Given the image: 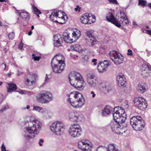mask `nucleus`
Returning a JSON list of instances; mask_svg holds the SVG:
<instances>
[{
  "mask_svg": "<svg viewBox=\"0 0 151 151\" xmlns=\"http://www.w3.org/2000/svg\"><path fill=\"white\" fill-rule=\"evenodd\" d=\"M68 101L75 108H81L84 104L85 99L82 95L77 91L73 92L68 95Z\"/></svg>",
  "mask_w": 151,
  "mask_h": 151,
  "instance_id": "1",
  "label": "nucleus"
},
{
  "mask_svg": "<svg viewBox=\"0 0 151 151\" xmlns=\"http://www.w3.org/2000/svg\"><path fill=\"white\" fill-rule=\"evenodd\" d=\"M29 125L32 126L26 128V133L29 134H37L41 128V123L39 121L35 119L33 117H31L29 122Z\"/></svg>",
  "mask_w": 151,
  "mask_h": 151,
  "instance_id": "2",
  "label": "nucleus"
},
{
  "mask_svg": "<svg viewBox=\"0 0 151 151\" xmlns=\"http://www.w3.org/2000/svg\"><path fill=\"white\" fill-rule=\"evenodd\" d=\"M131 125L134 130L136 131L142 130L145 125V123L140 116H134L130 120Z\"/></svg>",
  "mask_w": 151,
  "mask_h": 151,
  "instance_id": "3",
  "label": "nucleus"
},
{
  "mask_svg": "<svg viewBox=\"0 0 151 151\" xmlns=\"http://www.w3.org/2000/svg\"><path fill=\"white\" fill-rule=\"evenodd\" d=\"M52 99V94L45 91H41L37 97V100L42 103H46L51 101Z\"/></svg>",
  "mask_w": 151,
  "mask_h": 151,
  "instance_id": "4",
  "label": "nucleus"
},
{
  "mask_svg": "<svg viewBox=\"0 0 151 151\" xmlns=\"http://www.w3.org/2000/svg\"><path fill=\"white\" fill-rule=\"evenodd\" d=\"M51 130L55 134L60 135L64 132L65 126L61 122H56L52 123L50 126Z\"/></svg>",
  "mask_w": 151,
  "mask_h": 151,
  "instance_id": "5",
  "label": "nucleus"
},
{
  "mask_svg": "<svg viewBox=\"0 0 151 151\" xmlns=\"http://www.w3.org/2000/svg\"><path fill=\"white\" fill-rule=\"evenodd\" d=\"M81 35L80 32H73L72 34H65L63 35L64 41L68 43H71L76 42L78 39Z\"/></svg>",
  "mask_w": 151,
  "mask_h": 151,
  "instance_id": "6",
  "label": "nucleus"
},
{
  "mask_svg": "<svg viewBox=\"0 0 151 151\" xmlns=\"http://www.w3.org/2000/svg\"><path fill=\"white\" fill-rule=\"evenodd\" d=\"M82 129L78 124H74L72 125L69 129V135L73 138L79 137L81 134Z\"/></svg>",
  "mask_w": 151,
  "mask_h": 151,
  "instance_id": "7",
  "label": "nucleus"
},
{
  "mask_svg": "<svg viewBox=\"0 0 151 151\" xmlns=\"http://www.w3.org/2000/svg\"><path fill=\"white\" fill-rule=\"evenodd\" d=\"M109 55L111 59L116 64H120L124 60V57L120 54L117 53L115 50L110 51Z\"/></svg>",
  "mask_w": 151,
  "mask_h": 151,
  "instance_id": "8",
  "label": "nucleus"
},
{
  "mask_svg": "<svg viewBox=\"0 0 151 151\" xmlns=\"http://www.w3.org/2000/svg\"><path fill=\"white\" fill-rule=\"evenodd\" d=\"M109 126L112 131L118 134H122L125 132L124 130L122 124H121L117 122H111L109 124Z\"/></svg>",
  "mask_w": 151,
  "mask_h": 151,
  "instance_id": "9",
  "label": "nucleus"
},
{
  "mask_svg": "<svg viewBox=\"0 0 151 151\" xmlns=\"http://www.w3.org/2000/svg\"><path fill=\"white\" fill-rule=\"evenodd\" d=\"M134 101V105L140 110H144L147 108V103L142 97H136Z\"/></svg>",
  "mask_w": 151,
  "mask_h": 151,
  "instance_id": "10",
  "label": "nucleus"
},
{
  "mask_svg": "<svg viewBox=\"0 0 151 151\" xmlns=\"http://www.w3.org/2000/svg\"><path fill=\"white\" fill-rule=\"evenodd\" d=\"M27 78H25V83L28 86H31L35 83L37 79V75L35 73H30Z\"/></svg>",
  "mask_w": 151,
  "mask_h": 151,
  "instance_id": "11",
  "label": "nucleus"
},
{
  "mask_svg": "<svg viewBox=\"0 0 151 151\" xmlns=\"http://www.w3.org/2000/svg\"><path fill=\"white\" fill-rule=\"evenodd\" d=\"M68 77L70 83H73L75 81L83 79L81 74L79 73L76 71L71 72L69 74Z\"/></svg>",
  "mask_w": 151,
  "mask_h": 151,
  "instance_id": "12",
  "label": "nucleus"
},
{
  "mask_svg": "<svg viewBox=\"0 0 151 151\" xmlns=\"http://www.w3.org/2000/svg\"><path fill=\"white\" fill-rule=\"evenodd\" d=\"M106 18L107 20L111 22L118 27H120L121 25H120L119 19L115 18L113 14L110 12H108L106 14Z\"/></svg>",
  "mask_w": 151,
  "mask_h": 151,
  "instance_id": "13",
  "label": "nucleus"
},
{
  "mask_svg": "<svg viewBox=\"0 0 151 151\" xmlns=\"http://www.w3.org/2000/svg\"><path fill=\"white\" fill-rule=\"evenodd\" d=\"M111 63L109 60H104L103 62H100L98 65L97 69L100 73H103L106 71L107 67L110 65Z\"/></svg>",
  "mask_w": 151,
  "mask_h": 151,
  "instance_id": "14",
  "label": "nucleus"
},
{
  "mask_svg": "<svg viewBox=\"0 0 151 151\" xmlns=\"http://www.w3.org/2000/svg\"><path fill=\"white\" fill-rule=\"evenodd\" d=\"M64 58L63 55L60 54H57L55 55L51 61L52 63H56L59 65H62L65 66L64 62Z\"/></svg>",
  "mask_w": 151,
  "mask_h": 151,
  "instance_id": "15",
  "label": "nucleus"
},
{
  "mask_svg": "<svg viewBox=\"0 0 151 151\" xmlns=\"http://www.w3.org/2000/svg\"><path fill=\"white\" fill-rule=\"evenodd\" d=\"M116 80L119 86L124 87L126 86L127 83L125 78L122 73H119L117 74Z\"/></svg>",
  "mask_w": 151,
  "mask_h": 151,
  "instance_id": "16",
  "label": "nucleus"
},
{
  "mask_svg": "<svg viewBox=\"0 0 151 151\" xmlns=\"http://www.w3.org/2000/svg\"><path fill=\"white\" fill-rule=\"evenodd\" d=\"M51 66L53 71L56 73H61L64 68L65 65H59L56 63H52L51 62Z\"/></svg>",
  "mask_w": 151,
  "mask_h": 151,
  "instance_id": "17",
  "label": "nucleus"
},
{
  "mask_svg": "<svg viewBox=\"0 0 151 151\" xmlns=\"http://www.w3.org/2000/svg\"><path fill=\"white\" fill-rule=\"evenodd\" d=\"M70 84L73 87L80 91L83 89L85 84L83 79L75 81L73 83Z\"/></svg>",
  "mask_w": 151,
  "mask_h": 151,
  "instance_id": "18",
  "label": "nucleus"
},
{
  "mask_svg": "<svg viewBox=\"0 0 151 151\" xmlns=\"http://www.w3.org/2000/svg\"><path fill=\"white\" fill-rule=\"evenodd\" d=\"M119 14L120 16L117 19L119 20V22L120 25H124L128 24L129 21L124 12L122 11H120Z\"/></svg>",
  "mask_w": 151,
  "mask_h": 151,
  "instance_id": "19",
  "label": "nucleus"
},
{
  "mask_svg": "<svg viewBox=\"0 0 151 151\" xmlns=\"http://www.w3.org/2000/svg\"><path fill=\"white\" fill-rule=\"evenodd\" d=\"M114 112L113 113V116L114 120V122H117L119 123H120L121 124H123L125 122L124 117H121L116 110H114Z\"/></svg>",
  "mask_w": 151,
  "mask_h": 151,
  "instance_id": "20",
  "label": "nucleus"
},
{
  "mask_svg": "<svg viewBox=\"0 0 151 151\" xmlns=\"http://www.w3.org/2000/svg\"><path fill=\"white\" fill-rule=\"evenodd\" d=\"M69 119L73 122L81 121V117L77 112H71L68 115Z\"/></svg>",
  "mask_w": 151,
  "mask_h": 151,
  "instance_id": "21",
  "label": "nucleus"
},
{
  "mask_svg": "<svg viewBox=\"0 0 151 151\" xmlns=\"http://www.w3.org/2000/svg\"><path fill=\"white\" fill-rule=\"evenodd\" d=\"M90 15L88 13H85L80 18L81 22L85 24H91L93 23L92 20L90 19L91 17Z\"/></svg>",
  "mask_w": 151,
  "mask_h": 151,
  "instance_id": "22",
  "label": "nucleus"
},
{
  "mask_svg": "<svg viewBox=\"0 0 151 151\" xmlns=\"http://www.w3.org/2000/svg\"><path fill=\"white\" fill-rule=\"evenodd\" d=\"M137 90L140 93H144L148 90L147 84L143 82H140L137 86Z\"/></svg>",
  "mask_w": 151,
  "mask_h": 151,
  "instance_id": "23",
  "label": "nucleus"
},
{
  "mask_svg": "<svg viewBox=\"0 0 151 151\" xmlns=\"http://www.w3.org/2000/svg\"><path fill=\"white\" fill-rule=\"evenodd\" d=\"M54 46L57 47L61 46V44L63 42L61 36L58 34L54 36Z\"/></svg>",
  "mask_w": 151,
  "mask_h": 151,
  "instance_id": "24",
  "label": "nucleus"
},
{
  "mask_svg": "<svg viewBox=\"0 0 151 151\" xmlns=\"http://www.w3.org/2000/svg\"><path fill=\"white\" fill-rule=\"evenodd\" d=\"M60 11L58 10L57 11L56 10H54L52 13L51 14L50 16V19L52 21L54 22L60 21V19H58V16L60 15L59 12H60Z\"/></svg>",
  "mask_w": 151,
  "mask_h": 151,
  "instance_id": "25",
  "label": "nucleus"
},
{
  "mask_svg": "<svg viewBox=\"0 0 151 151\" xmlns=\"http://www.w3.org/2000/svg\"><path fill=\"white\" fill-rule=\"evenodd\" d=\"M87 83L88 86L91 88H95L98 86L99 85L97 78H96L94 80H88Z\"/></svg>",
  "mask_w": 151,
  "mask_h": 151,
  "instance_id": "26",
  "label": "nucleus"
},
{
  "mask_svg": "<svg viewBox=\"0 0 151 151\" xmlns=\"http://www.w3.org/2000/svg\"><path fill=\"white\" fill-rule=\"evenodd\" d=\"M114 110L111 107L109 106H106L103 110L102 112L103 116H106L110 114L111 112Z\"/></svg>",
  "mask_w": 151,
  "mask_h": 151,
  "instance_id": "27",
  "label": "nucleus"
},
{
  "mask_svg": "<svg viewBox=\"0 0 151 151\" xmlns=\"http://www.w3.org/2000/svg\"><path fill=\"white\" fill-rule=\"evenodd\" d=\"M114 110H116L121 117H123L124 116V118H125V120L126 119V114L123 109L120 107L116 106L114 108Z\"/></svg>",
  "mask_w": 151,
  "mask_h": 151,
  "instance_id": "28",
  "label": "nucleus"
},
{
  "mask_svg": "<svg viewBox=\"0 0 151 151\" xmlns=\"http://www.w3.org/2000/svg\"><path fill=\"white\" fill-rule=\"evenodd\" d=\"M19 15L21 16L22 19L26 21H28L30 18L29 14L28 12H19Z\"/></svg>",
  "mask_w": 151,
  "mask_h": 151,
  "instance_id": "29",
  "label": "nucleus"
},
{
  "mask_svg": "<svg viewBox=\"0 0 151 151\" xmlns=\"http://www.w3.org/2000/svg\"><path fill=\"white\" fill-rule=\"evenodd\" d=\"M103 90L105 93H106L111 91L112 89V87L111 85L109 83L106 84L102 87Z\"/></svg>",
  "mask_w": 151,
  "mask_h": 151,
  "instance_id": "30",
  "label": "nucleus"
},
{
  "mask_svg": "<svg viewBox=\"0 0 151 151\" xmlns=\"http://www.w3.org/2000/svg\"><path fill=\"white\" fill-rule=\"evenodd\" d=\"M9 87L7 88L8 92H12L15 91L17 89V86L14 83H9L8 84Z\"/></svg>",
  "mask_w": 151,
  "mask_h": 151,
  "instance_id": "31",
  "label": "nucleus"
},
{
  "mask_svg": "<svg viewBox=\"0 0 151 151\" xmlns=\"http://www.w3.org/2000/svg\"><path fill=\"white\" fill-rule=\"evenodd\" d=\"M93 32L92 31H87L86 34L87 35L88 38L91 41V42H93V41H95L96 39L94 38V37L92 34Z\"/></svg>",
  "mask_w": 151,
  "mask_h": 151,
  "instance_id": "32",
  "label": "nucleus"
},
{
  "mask_svg": "<svg viewBox=\"0 0 151 151\" xmlns=\"http://www.w3.org/2000/svg\"><path fill=\"white\" fill-rule=\"evenodd\" d=\"M90 144L91 143L87 140H83L79 142L78 147L79 148L81 149L82 148L83 146H85Z\"/></svg>",
  "mask_w": 151,
  "mask_h": 151,
  "instance_id": "33",
  "label": "nucleus"
},
{
  "mask_svg": "<svg viewBox=\"0 0 151 151\" xmlns=\"http://www.w3.org/2000/svg\"><path fill=\"white\" fill-rule=\"evenodd\" d=\"M59 12L62 14V16H61V18L58 17L57 19H59V18L60 19H59L60 20V21H58L57 22H56L59 23L61 24H64L66 22L64 17V14H65L62 11H60Z\"/></svg>",
  "mask_w": 151,
  "mask_h": 151,
  "instance_id": "34",
  "label": "nucleus"
},
{
  "mask_svg": "<svg viewBox=\"0 0 151 151\" xmlns=\"http://www.w3.org/2000/svg\"><path fill=\"white\" fill-rule=\"evenodd\" d=\"M93 147V145L91 143L85 146H83L82 148H81L83 151H91Z\"/></svg>",
  "mask_w": 151,
  "mask_h": 151,
  "instance_id": "35",
  "label": "nucleus"
},
{
  "mask_svg": "<svg viewBox=\"0 0 151 151\" xmlns=\"http://www.w3.org/2000/svg\"><path fill=\"white\" fill-rule=\"evenodd\" d=\"M109 151H122L118 150L114 144H110L109 145Z\"/></svg>",
  "mask_w": 151,
  "mask_h": 151,
  "instance_id": "36",
  "label": "nucleus"
},
{
  "mask_svg": "<svg viewBox=\"0 0 151 151\" xmlns=\"http://www.w3.org/2000/svg\"><path fill=\"white\" fill-rule=\"evenodd\" d=\"M142 71L141 74L142 75L145 77H147L149 74L150 73V72H149L146 68L145 69L144 67H142Z\"/></svg>",
  "mask_w": 151,
  "mask_h": 151,
  "instance_id": "37",
  "label": "nucleus"
},
{
  "mask_svg": "<svg viewBox=\"0 0 151 151\" xmlns=\"http://www.w3.org/2000/svg\"><path fill=\"white\" fill-rule=\"evenodd\" d=\"M32 8L34 13L39 17V14L41 13L40 11L34 5L32 6Z\"/></svg>",
  "mask_w": 151,
  "mask_h": 151,
  "instance_id": "38",
  "label": "nucleus"
},
{
  "mask_svg": "<svg viewBox=\"0 0 151 151\" xmlns=\"http://www.w3.org/2000/svg\"><path fill=\"white\" fill-rule=\"evenodd\" d=\"M96 151H109V145L108 147L102 146H100L97 148Z\"/></svg>",
  "mask_w": 151,
  "mask_h": 151,
  "instance_id": "39",
  "label": "nucleus"
},
{
  "mask_svg": "<svg viewBox=\"0 0 151 151\" xmlns=\"http://www.w3.org/2000/svg\"><path fill=\"white\" fill-rule=\"evenodd\" d=\"M87 80L89 79L94 80L96 78L95 75L92 73H89L87 75Z\"/></svg>",
  "mask_w": 151,
  "mask_h": 151,
  "instance_id": "40",
  "label": "nucleus"
},
{
  "mask_svg": "<svg viewBox=\"0 0 151 151\" xmlns=\"http://www.w3.org/2000/svg\"><path fill=\"white\" fill-rule=\"evenodd\" d=\"M83 63L84 64L87 63L90 61L89 57L87 55H85L83 58Z\"/></svg>",
  "mask_w": 151,
  "mask_h": 151,
  "instance_id": "41",
  "label": "nucleus"
},
{
  "mask_svg": "<svg viewBox=\"0 0 151 151\" xmlns=\"http://www.w3.org/2000/svg\"><path fill=\"white\" fill-rule=\"evenodd\" d=\"M138 3L139 5L142 6H145L146 5L147 1L143 0H139Z\"/></svg>",
  "mask_w": 151,
  "mask_h": 151,
  "instance_id": "42",
  "label": "nucleus"
},
{
  "mask_svg": "<svg viewBox=\"0 0 151 151\" xmlns=\"http://www.w3.org/2000/svg\"><path fill=\"white\" fill-rule=\"evenodd\" d=\"M42 108L41 107H40L39 106H33V109L34 110H36L37 111H40V110H42Z\"/></svg>",
  "mask_w": 151,
  "mask_h": 151,
  "instance_id": "43",
  "label": "nucleus"
},
{
  "mask_svg": "<svg viewBox=\"0 0 151 151\" xmlns=\"http://www.w3.org/2000/svg\"><path fill=\"white\" fill-rule=\"evenodd\" d=\"M32 58L35 60L38 61L40 59V57L36 56L34 54L32 55Z\"/></svg>",
  "mask_w": 151,
  "mask_h": 151,
  "instance_id": "44",
  "label": "nucleus"
},
{
  "mask_svg": "<svg viewBox=\"0 0 151 151\" xmlns=\"http://www.w3.org/2000/svg\"><path fill=\"white\" fill-rule=\"evenodd\" d=\"M14 37V33L13 32L10 33L9 35V37L10 39H13Z\"/></svg>",
  "mask_w": 151,
  "mask_h": 151,
  "instance_id": "45",
  "label": "nucleus"
},
{
  "mask_svg": "<svg viewBox=\"0 0 151 151\" xmlns=\"http://www.w3.org/2000/svg\"><path fill=\"white\" fill-rule=\"evenodd\" d=\"M88 14L90 15V16L91 17L90 19L92 20L93 22V23L96 20L95 16L94 15H93L91 14Z\"/></svg>",
  "mask_w": 151,
  "mask_h": 151,
  "instance_id": "46",
  "label": "nucleus"
},
{
  "mask_svg": "<svg viewBox=\"0 0 151 151\" xmlns=\"http://www.w3.org/2000/svg\"><path fill=\"white\" fill-rule=\"evenodd\" d=\"M9 109V106H4L2 108V109L0 110V111L2 113L3 111H5L6 110Z\"/></svg>",
  "mask_w": 151,
  "mask_h": 151,
  "instance_id": "47",
  "label": "nucleus"
},
{
  "mask_svg": "<svg viewBox=\"0 0 151 151\" xmlns=\"http://www.w3.org/2000/svg\"><path fill=\"white\" fill-rule=\"evenodd\" d=\"M127 55L132 56L133 55L132 51L130 49H128L127 50Z\"/></svg>",
  "mask_w": 151,
  "mask_h": 151,
  "instance_id": "48",
  "label": "nucleus"
},
{
  "mask_svg": "<svg viewBox=\"0 0 151 151\" xmlns=\"http://www.w3.org/2000/svg\"><path fill=\"white\" fill-rule=\"evenodd\" d=\"M43 142H44V140L42 139H40L39 140V142H38V143L40 146H42V144Z\"/></svg>",
  "mask_w": 151,
  "mask_h": 151,
  "instance_id": "49",
  "label": "nucleus"
},
{
  "mask_svg": "<svg viewBox=\"0 0 151 151\" xmlns=\"http://www.w3.org/2000/svg\"><path fill=\"white\" fill-rule=\"evenodd\" d=\"M147 68H146L148 69V70L149 72H150L151 71V65H150L149 64H147Z\"/></svg>",
  "mask_w": 151,
  "mask_h": 151,
  "instance_id": "50",
  "label": "nucleus"
},
{
  "mask_svg": "<svg viewBox=\"0 0 151 151\" xmlns=\"http://www.w3.org/2000/svg\"><path fill=\"white\" fill-rule=\"evenodd\" d=\"M91 97L93 98H94L96 96V94L93 91L91 92Z\"/></svg>",
  "mask_w": 151,
  "mask_h": 151,
  "instance_id": "51",
  "label": "nucleus"
},
{
  "mask_svg": "<svg viewBox=\"0 0 151 151\" xmlns=\"http://www.w3.org/2000/svg\"><path fill=\"white\" fill-rule=\"evenodd\" d=\"M92 62L94 63L93 65H96L97 64V59H93L92 60Z\"/></svg>",
  "mask_w": 151,
  "mask_h": 151,
  "instance_id": "52",
  "label": "nucleus"
},
{
  "mask_svg": "<svg viewBox=\"0 0 151 151\" xmlns=\"http://www.w3.org/2000/svg\"><path fill=\"white\" fill-rule=\"evenodd\" d=\"M81 8L79 7V6L77 5L75 9V10L76 11H78L79 12L80 11Z\"/></svg>",
  "mask_w": 151,
  "mask_h": 151,
  "instance_id": "53",
  "label": "nucleus"
},
{
  "mask_svg": "<svg viewBox=\"0 0 151 151\" xmlns=\"http://www.w3.org/2000/svg\"><path fill=\"white\" fill-rule=\"evenodd\" d=\"M23 47V44L22 42L21 41L19 43V49H22V48Z\"/></svg>",
  "mask_w": 151,
  "mask_h": 151,
  "instance_id": "54",
  "label": "nucleus"
},
{
  "mask_svg": "<svg viewBox=\"0 0 151 151\" xmlns=\"http://www.w3.org/2000/svg\"><path fill=\"white\" fill-rule=\"evenodd\" d=\"M111 3H114L115 4H117V2L116 0H109Z\"/></svg>",
  "mask_w": 151,
  "mask_h": 151,
  "instance_id": "55",
  "label": "nucleus"
},
{
  "mask_svg": "<svg viewBox=\"0 0 151 151\" xmlns=\"http://www.w3.org/2000/svg\"><path fill=\"white\" fill-rule=\"evenodd\" d=\"M1 149L2 151H6V147L4 144L2 145Z\"/></svg>",
  "mask_w": 151,
  "mask_h": 151,
  "instance_id": "56",
  "label": "nucleus"
},
{
  "mask_svg": "<svg viewBox=\"0 0 151 151\" xmlns=\"http://www.w3.org/2000/svg\"><path fill=\"white\" fill-rule=\"evenodd\" d=\"M49 80V78L47 76V75L46 74V76L45 78V80L44 83H47V82Z\"/></svg>",
  "mask_w": 151,
  "mask_h": 151,
  "instance_id": "57",
  "label": "nucleus"
},
{
  "mask_svg": "<svg viewBox=\"0 0 151 151\" xmlns=\"http://www.w3.org/2000/svg\"><path fill=\"white\" fill-rule=\"evenodd\" d=\"M26 94H27L29 95H32L33 93L32 92H30L29 91H26Z\"/></svg>",
  "mask_w": 151,
  "mask_h": 151,
  "instance_id": "58",
  "label": "nucleus"
},
{
  "mask_svg": "<svg viewBox=\"0 0 151 151\" xmlns=\"http://www.w3.org/2000/svg\"><path fill=\"white\" fill-rule=\"evenodd\" d=\"M19 93L22 94H26V91L23 90L20 91H19Z\"/></svg>",
  "mask_w": 151,
  "mask_h": 151,
  "instance_id": "59",
  "label": "nucleus"
},
{
  "mask_svg": "<svg viewBox=\"0 0 151 151\" xmlns=\"http://www.w3.org/2000/svg\"><path fill=\"white\" fill-rule=\"evenodd\" d=\"M146 51L147 52V56H150L151 54L150 52L148 50H146Z\"/></svg>",
  "mask_w": 151,
  "mask_h": 151,
  "instance_id": "60",
  "label": "nucleus"
},
{
  "mask_svg": "<svg viewBox=\"0 0 151 151\" xmlns=\"http://www.w3.org/2000/svg\"><path fill=\"white\" fill-rule=\"evenodd\" d=\"M23 73L22 72H19L17 73V75L18 76H19Z\"/></svg>",
  "mask_w": 151,
  "mask_h": 151,
  "instance_id": "61",
  "label": "nucleus"
},
{
  "mask_svg": "<svg viewBox=\"0 0 151 151\" xmlns=\"http://www.w3.org/2000/svg\"><path fill=\"white\" fill-rule=\"evenodd\" d=\"M147 32L148 34L151 35V30H147Z\"/></svg>",
  "mask_w": 151,
  "mask_h": 151,
  "instance_id": "62",
  "label": "nucleus"
},
{
  "mask_svg": "<svg viewBox=\"0 0 151 151\" xmlns=\"http://www.w3.org/2000/svg\"><path fill=\"white\" fill-rule=\"evenodd\" d=\"M3 101V98L0 97V104Z\"/></svg>",
  "mask_w": 151,
  "mask_h": 151,
  "instance_id": "63",
  "label": "nucleus"
},
{
  "mask_svg": "<svg viewBox=\"0 0 151 151\" xmlns=\"http://www.w3.org/2000/svg\"><path fill=\"white\" fill-rule=\"evenodd\" d=\"M32 31H30L28 32V35H29V36H30V35H32Z\"/></svg>",
  "mask_w": 151,
  "mask_h": 151,
  "instance_id": "64",
  "label": "nucleus"
}]
</instances>
